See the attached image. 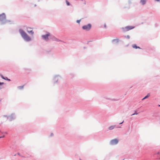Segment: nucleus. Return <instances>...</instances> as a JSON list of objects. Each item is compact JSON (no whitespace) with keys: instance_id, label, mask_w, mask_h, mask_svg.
Wrapping results in <instances>:
<instances>
[{"instance_id":"14","label":"nucleus","mask_w":160,"mask_h":160,"mask_svg":"<svg viewBox=\"0 0 160 160\" xmlns=\"http://www.w3.org/2000/svg\"><path fill=\"white\" fill-rule=\"evenodd\" d=\"M23 86H20L18 87V88L19 89H22L23 88Z\"/></svg>"},{"instance_id":"1","label":"nucleus","mask_w":160,"mask_h":160,"mask_svg":"<svg viewBox=\"0 0 160 160\" xmlns=\"http://www.w3.org/2000/svg\"><path fill=\"white\" fill-rule=\"evenodd\" d=\"M19 32L25 40L28 41L31 40L30 37L22 30L19 29Z\"/></svg>"},{"instance_id":"24","label":"nucleus","mask_w":160,"mask_h":160,"mask_svg":"<svg viewBox=\"0 0 160 160\" xmlns=\"http://www.w3.org/2000/svg\"><path fill=\"white\" fill-rule=\"evenodd\" d=\"M159 107H160V105L159 106Z\"/></svg>"},{"instance_id":"23","label":"nucleus","mask_w":160,"mask_h":160,"mask_svg":"<svg viewBox=\"0 0 160 160\" xmlns=\"http://www.w3.org/2000/svg\"><path fill=\"white\" fill-rule=\"evenodd\" d=\"M2 137H4V136L2 137H0V138H2Z\"/></svg>"},{"instance_id":"8","label":"nucleus","mask_w":160,"mask_h":160,"mask_svg":"<svg viewBox=\"0 0 160 160\" xmlns=\"http://www.w3.org/2000/svg\"><path fill=\"white\" fill-rule=\"evenodd\" d=\"M132 47L133 48H134L135 49H137V48H139V49H141V48H140L139 47L137 46L136 44H133L132 45Z\"/></svg>"},{"instance_id":"18","label":"nucleus","mask_w":160,"mask_h":160,"mask_svg":"<svg viewBox=\"0 0 160 160\" xmlns=\"http://www.w3.org/2000/svg\"><path fill=\"white\" fill-rule=\"evenodd\" d=\"M125 37L129 38H130V36L129 35H127L126 36H125Z\"/></svg>"},{"instance_id":"21","label":"nucleus","mask_w":160,"mask_h":160,"mask_svg":"<svg viewBox=\"0 0 160 160\" xmlns=\"http://www.w3.org/2000/svg\"><path fill=\"white\" fill-rule=\"evenodd\" d=\"M157 2H160V0H155Z\"/></svg>"},{"instance_id":"16","label":"nucleus","mask_w":160,"mask_h":160,"mask_svg":"<svg viewBox=\"0 0 160 160\" xmlns=\"http://www.w3.org/2000/svg\"><path fill=\"white\" fill-rule=\"evenodd\" d=\"M80 21H81V20H77V23H80Z\"/></svg>"},{"instance_id":"6","label":"nucleus","mask_w":160,"mask_h":160,"mask_svg":"<svg viewBox=\"0 0 160 160\" xmlns=\"http://www.w3.org/2000/svg\"><path fill=\"white\" fill-rule=\"evenodd\" d=\"M118 142V139H115L112 140L110 142V143L111 145H114L117 144Z\"/></svg>"},{"instance_id":"17","label":"nucleus","mask_w":160,"mask_h":160,"mask_svg":"<svg viewBox=\"0 0 160 160\" xmlns=\"http://www.w3.org/2000/svg\"><path fill=\"white\" fill-rule=\"evenodd\" d=\"M138 114V113L136 112L135 111V113L133 114H132V115H134L135 114L137 115Z\"/></svg>"},{"instance_id":"3","label":"nucleus","mask_w":160,"mask_h":160,"mask_svg":"<svg viewBox=\"0 0 160 160\" xmlns=\"http://www.w3.org/2000/svg\"><path fill=\"white\" fill-rule=\"evenodd\" d=\"M134 28V27L132 26H128L125 28H123L122 29L123 31L126 32L130 30L133 29Z\"/></svg>"},{"instance_id":"20","label":"nucleus","mask_w":160,"mask_h":160,"mask_svg":"<svg viewBox=\"0 0 160 160\" xmlns=\"http://www.w3.org/2000/svg\"><path fill=\"white\" fill-rule=\"evenodd\" d=\"M104 27L105 28H106V25L105 24L104 25Z\"/></svg>"},{"instance_id":"19","label":"nucleus","mask_w":160,"mask_h":160,"mask_svg":"<svg viewBox=\"0 0 160 160\" xmlns=\"http://www.w3.org/2000/svg\"><path fill=\"white\" fill-rule=\"evenodd\" d=\"M4 84L3 82H0V85Z\"/></svg>"},{"instance_id":"10","label":"nucleus","mask_w":160,"mask_h":160,"mask_svg":"<svg viewBox=\"0 0 160 160\" xmlns=\"http://www.w3.org/2000/svg\"><path fill=\"white\" fill-rule=\"evenodd\" d=\"M1 77H2V78L4 79H5V80H9V81H10V80L9 79H8L7 77H5V78H4V77L2 75H1Z\"/></svg>"},{"instance_id":"4","label":"nucleus","mask_w":160,"mask_h":160,"mask_svg":"<svg viewBox=\"0 0 160 160\" xmlns=\"http://www.w3.org/2000/svg\"><path fill=\"white\" fill-rule=\"evenodd\" d=\"M6 19V16L4 13L0 14V21H4Z\"/></svg>"},{"instance_id":"5","label":"nucleus","mask_w":160,"mask_h":160,"mask_svg":"<svg viewBox=\"0 0 160 160\" xmlns=\"http://www.w3.org/2000/svg\"><path fill=\"white\" fill-rule=\"evenodd\" d=\"M50 36V33L48 32L46 35H42V38L46 41L48 40V37Z\"/></svg>"},{"instance_id":"15","label":"nucleus","mask_w":160,"mask_h":160,"mask_svg":"<svg viewBox=\"0 0 160 160\" xmlns=\"http://www.w3.org/2000/svg\"><path fill=\"white\" fill-rule=\"evenodd\" d=\"M66 3L67 5L68 6H69L70 5V3H69V2L68 1L66 0Z\"/></svg>"},{"instance_id":"7","label":"nucleus","mask_w":160,"mask_h":160,"mask_svg":"<svg viewBox=\"0 0 160 160\" xmlns=\"http://www.w3.org/2000/svg\"><path fill=\"white\" fill-rule=\"evenodd\" d=\"M27 28V32L29 33H31L32 34H33L34 33V32L32 31V28L28 27Z\"/></svg>"},{"instance_id":"2","label":"nucleus","mask_w":160,"mask_h":160,"mask_svg":"<svg viewBox=\"0 0 160 160\" xmlns=\"http://www.w3.org/2000/svg\"><path fill=\"white\" fill-rule=\"evenodd\" d=\"M91 27V25L90 24H89L87 25L83 26L82 27V28L86 31H89Z\"/></svg>"},{"instance_id":"11","label":"nucleus","mask_w":160,"mask_h":160,"mask_svg":"<svg viewBox=\"0 0 160 160\" xmlns=\"http://www.w3.org/2000/svg\"><path fill=\"white\" fill-rule=\"evenodd\" d=\"M149 96H150V94L149 93H148L146 96L145 97H144L142 99V100H144V99H146Z\"/></svg>"},{"instance_id":"13","label":"nucleus","mask_w":160,"mask_h":160,"mask_svg":"<svg viewBox=\"0 0 160 160\" xmlns=\"http://www.w3.org/2000/svg\"><path fill=\"white\" fill-rule=\"evenodd\" d=\"M119 40L118 39H114L113 40V41H116L117 42H118Z\"/></svg>"},{"instance_id":"9","label":"nucleus","mask_w":160,"mask_h":160,"mask_svg":"<svg viewBox=\"0 0 160 160\" xmlns=\"http://www.w3.org/2000/svg\"><path fill=\"white\" fill-rule=\"evenodd\" d=\"M114 127H115V126H111L110 127L108 128V129L109 130H111L113 129H114Z\"/></svg>"},{"instance_id":"12","label":"nucleus","mask_w":160,"mask_h":160,"mask_svg":"<svg viewBox=\"0 0 160 160\" xmlns=\"http://www.w3.org/2000/svg\"><path fill=\"white\" fill-rule=\"evenodd\" d=\"M141 2L143 4H144L145 3V1L144 0H141Z\"/></svg>"},{"instance_id":"22","label":"nucleus","mask_w":160,"mask_h":160,"mask_svg":"<svg viewBox=\"0 0 160 160\" xmlns=\"http://www.w3.org/2000/svg\"><path fill=\"white\" fill-rule=\"evenodd\" d=\"M123 122V121L122 122L120 123L119 124H121Z\"/></svg>"}]
</instances>
